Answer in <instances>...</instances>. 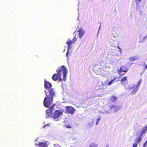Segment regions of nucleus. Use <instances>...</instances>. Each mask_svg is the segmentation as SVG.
Returning <instances> with one entry per match:
<instances>
[{
  "label": "nucleus",
  "mask_w": 147,
  "mask_h": 147,
  "mask_svg": "<svg viewBox=\"0 0 147 147\" xmlns=\"http://www.w3.org/2000/svg\"><path fill=\"white\" fill-rule=\"evenodd\" d=\"M57 74L59 75V76H61L63 75V80L64 81L66 80V78L67 71L66 67L64 65L62 66L61 67H59L56 71Z\"/></svg>",
  "instance_id": "nucleus-1"
},
{
  "label": "nucleus",
  "mask_w": 147,
  "mask_h": 147,
  "mask_svg": "<svg viewBox=\"0 0 147 147\" xmlns=\"http://www.w3.org/2000/svg\"><path fill=\"white\" fill-rule=\"evenodd\" d=\"M44 92L46 95V97L44 98L43 104L45 107L49 108L52 104L53 98L47 95V92L46 90H45Z\"/></svg>",
  "instance_id": "nucleus-2"
},
{
  "label": "nucleus",
  "mask_w": 147,
  "mask_h": 147,
  "mask_svg": "<svg viewBox=\"0 0 147 147\" xmlns=\"http://www.w3.org/2000/svg\"><path fill=\"white\" fill-rule=\"evenodd\" d=\"M128 69L127 68L126 66L122 65L120 69L118 70V72L120 76L122 77L125 74H121L120 73L122 72L126 73L128 71Z\"/></svg>",
  "instance_id": "nucleus-3"
},
{
  "label": "nucleus",
  "mask_w": 147,
  "mask_h": 147,
  "mask_svg": "<svg viewBox=\"0 0 147 147\" xmlns=\"http://www.w3.org/2000/svg\"><path fill=\"white\" fill-rule=\"evenodd\" d=\"M133 89H134L132 91L131 93V95L135 94L138 91V86L134 85L133 84L131 85L128 88V89L129 90H130Z\"/></svg>",
  "instance_id": "nucleus-4"
},
{
  "label": "nucleus",
  "mask_w": 147,
  "mask_h": 147,
  "mask_svg": "<svg viewBox=\"0 0 147 147\" xmlns=\"http://www.w3.org/2000/svg\"><path fill=\"white\" fill-rule=\"evenodd\" d=\"M75 110L74 108L71 106H67L66 107L65 112L67 113L73 114Z\"/></svg>",
  "instance_id": "nucleus-5"
},
{
  "label": "nucleus",
  "mask_w": 147,
  "mask_h": 147,
  "mask_svg": "<svg viewBox=\"0 0 147 147\" xmlns=\"http://www.w3.org/2000/svg\"><path fill=\"white\" fill-rule=\"evenodd\" d=\"M109 111H113L115 112L118 111L120 108L118 106H115L113 105H111L109 106Z\"/></svg>",
  "instance_id": "nucleus-6"
},
{
  "label": "nucleus",
  "mask_w": 147,
  "mask_h": 147,
  "mask_svg": "<svg viewBox=\"0 0 147 147\" xmlns=\"http://www.w3.org/2000/svg\"><path fill=\"white\" fill-rule=\"evenodd\" d=\"M52 79L54 81H56L58 80L59 82H61L62 80V78H61L60 76H59V75L57 74V73L53 75Z\"/></svg>",
  "instance_id": "nucleus-7"
},
{
  "label": "nucleus",
  "mask_w": 147,
  "mask_h": 147,
  "mask_svg": "<svg viewBox=\"0 0 147 147\" xmlns=\"http://www.w3.org/2000/svg\"><path fill=\"white\" fill-rule=\"evenodd\" d=\"M62 112L61 111L57 110L55 111L53 117L54 119H57L61 116L62 114Z\"/></svg>",
  "instance_id": "nucleus-8"
},
{
  "label": "nucleus",
  "mask_w": 147,
  "mask_h": 147,
  "mask_svg": "<svg viewBox=\"0 0 147 147\" xmlns=\"http://www.w3.org/2000/svg\"><path fill=\"white\" fill-rule=\"evenodd\" d=\"M112 40H113V41L111 42V45L112 46L114 47H115L117 46V45H119V43L117 41V40H114L113 39V38H115L116 36H115L113 34H112Z\"/></svg>",
  "instance_id": "nucleus-9"
},
{
  "label": "nucleus",
  "mask_w": 147,
  "mask_h": 147,
  "mask_svg": "<svg viewBox=\"0 0 147 147\" xmlns=\"http://www.w3.org/2000/svg\"><path fill=\"white\" fill-rule=\"evenodd\" d=\"M44 85L45 89L47 90L52 88V84L46 79L45 80Z\"/></svg>",
  "instance_id": "nucleus-10"
},
{
  "label": "nucleus",
  "mask_w": 147,
  "mask_h": 147,
  "mask_svg": "<svg viewBox=\"0 0 147 147\" xmlns=\"http://www.w3.org/2000/svg\"><path fill=\"white\" fill-rule=\"evenodd\" d=\"M35 145L36 146L40 147H46L48 146L47 142H38V143H35Z\"/></svg>",
  "instance_id": "nucleus-11"
},
{
  "label": "nucleus",
  "mask_w": 147,
  "mask_h": 147,
  "mask_svg": "<svg viewBox=\"0 0 147 147\" xmlns=\"http://www.w3.org/2000/svg\"><path fill=\"white\" fill-rule=\"evenodd\" d=\"M48 92L49 95H48L51 97L53 98L54 97L55 95V93L54 90L52 88L49 89L48 90Z\"/></svg>",
  "instance_id": "nucleus-12"
},
{
  "label": "nucleus",
  "mask_w": 147,
  "mask_h": 147,
  "mask_svg": "<svg viewBox=\"0 0 147 147\" xmlns=\"http://www.w3.org/2000/svg\"><path fill=\"white\" fill-rule=\"evenodd\" d=\"M104 70L100 67L97 69L95 73L98 75H102L104 74Z\"/></svg>",
  "instance_id": "nucleus-13"
},
{
  "label": "nucleus",
  "mask_w": 147,
  "mask_h": 147,
  "mask_svg": "<svg viewBox=\"0 0 147 147\" xmlns=\"http://www.w3.org/2000/svg\"><path fill=\"white\" fill-rule=\"evenodd\" d=\"M79 32V37L81 38L84 34V31L81 28H80L78 31Z\"/></svg>",
  "instance_id": "nucleus-14"
},
{
  "label": "nucleus",
  "mask_w": 147,
  "mask_h": 147,
  "mask_svg": "<svg viewBox=\"0 0 147 147\" xmlns=\"http://www.w3.org/2000/svg\"><path fill=\"white\" fill-rule=\"evenodd\" d=\"M118 78L117 77L114 78L113 80H111L108 83V85L109 86H110L113 83L116 82L117 81H119V80H118Z\"/></svg>",
  "instance_id": "nucleus-15"
},
{
  "label": "nucleus",
  "mask_w": 147,
  "mask_h": 147,
  "mask_svg": "<svg viewBox=\"0 0 147 147\" xmlns=\"http://www.w3.org/2000/svg\"><path fill=\"white\" fill-rule=\"evenodd\" d=\"M139 58L138 55L134 56L133 57H130L129 58V60L131 61H133L135 60H138Z\"/></svg>",
  "instance_id": "nucleus-16"
},
{
  "label": "nucleus",
  "mask_w": 147,
  "mask_h": 147,
  "mask_svg": "<svg viewBox=\"0 0 147 147\" xmlns=\"http://www.w3.org/2000/svg\"><path fill=\"white\" fill-rule=\"evenodd\" d=\"M52 111L50 109H48L46 111V116L47 117H51L52 114Z\"/></svg>",
  "instance_id": "nucleus-17"
},
{
  "label": "nucleus",
  "mask_w": 147,
  "mask_h": 147,
  "mask_svg": "<svg viewBox=\"0 0 147 147\" xmlns=\"http://www.w3.org/2000/svg\"><path fill=\"white\" fill-rule=\"evenodd\" d=\"M100 67V66L98 64H95L93 67L92 71L94 72L96 71L97 69Z\"/></svg>",
  "instance_id": "nucleus-18"
},
{
  "label": "nucleus",
  "mask_w": 147,
  "mask_h": 147,
  "mask_svg": "<svg viewBox=\"0 0 147 147\" xmlns=\"http://www.w3.org/2000/svg\"><path fill=\"white\" fill-rule=\"evenodd\" d=\"M73 43H74L73 42L72 40L70 39H68L67 42H66V44L68 45V49L70 48V45H72Z\"/></svg>",
  "instance_id": "nucleus-19"
},
{
  "label": "nucleus",
  "mask_w": 147,
  "mask_h": 147,
  "mask_svg": "<svg viewBox=\"0 0 147 147\" xmlns=\"http://www.w3.org/2000/svg\"><path fill=\"white\" fill-rule=\"evenodd\" d=\"M142 140V138L141 136H140L139 137L137 138L135 140V143H137V144H140Z\"/></svg>",
  "instance_id": "nucleus-20"
},
{
  "label": "nucleus",
  "mask_w": 147,
  "mask_h": 147,
  "mask_svg": "<svg viewBox=\"0 0 147 147\" xmlns=\"http://www.w3.org/2000/svg\"><path fill=\"white\" fill-rule=\"evenodd\" d=\"M110 100L112 102H114L117 101V97L115 96H112L111 97Z\"/></svg>",
  "instance_id": "nucleus-21"
},
{
  "label": "nucleus",
  "mask_w": 147,
  "mask_h": 147,
  "mask_svg": "<svg viewBox=\"0 0 147 147\" xmlns=\"http://www.w3.org/2000/svg\"><path fill=\"white\" fill-rule=\"evenodd\" d=\"M146 129H147V127H144V129L142 131L141 135L140 136H141L142 134H145L146 133Z\"/></svg>",
  "instance_id": "nucleus-22"
},
{
  "label": "nucleus",
  "mask_w": 147,
  "mask_h": 147,
  "mask_svg": "<svg viewBox=\"0 0 147 147\" xmlns=\"http://www.w3.org/2000/svg\"><path fill=\"white\" fill-rule=\"evenodd\" d=\"M97 147V145L95 144L94 143H91L90 144V146H89V147Z\"/></svg>",
  "instance_id": "nucleus-23"
},
{
  "label": "nucleus",
  "mask_w": 147,
  "mask_h": 147,
  "mask_svg": "<svg viewBox=\"0 0 147 147\" xmlns=\"http://www.w3.org/2000/svg\"><path fill=\"white\" fill-rule=\"evenodd\" d=\"M127 80V77L126 76L122 78L121 80V82H123L126 80Z\"/></svg>",
  "instance_id": "nucleus-24"
},
{
  "label": "nucleus",
  "mask_w": 147,
  "mask_h": 147,
  "mask_svg": "<svg viewBox=\"0 0 147 147\" xmlns=\"http://www.w3.org/2000/svg\"><path fill=\"white\" fill-rule=\"evenodd\" d=\"M100 119V117L96 119V123L95 124L96 125H97L98 124V122L99 121Z\"/></svg>",
  "instance_id": "nucleus-25"
},
{
  "label": "nucleus",
  "mask_w": 147,
  "mask_h": 147,
  "mask_svg": "<svg viewBox=\"0 0 147 147\" xmlns=\"http://www.w3.org/2000/svg\"><path fill=\"white\" fill-rule=\"evenodd\" d=\"M55 104H53L51 107L49 108V109H50L51 110H52L53 111L54 107L55 106Z\"/></svg>",
  "instance_id": "nucleus-26"
},
{
  "label": "nucleus",
  "mask_w": 147,
  "mask_h": 147,
  "mask_svg": "<svg viewBox=\"0 0 147 147\" xmlns=\"http://www.w3.org/2000/svg\"><path fill=\"white\" fill-rule=\"evenodd\" d=\"M117 48L119 50V52L121 53H122V49L120 47H119V46H117Z\"/></svg>",
  "instance_id": "nucleus-27"
},
{
  "label": "nucleus",
  "mask_w": 147,
  "mask_h": 147,
  "mask_svg": "<svg viewBox=\"0 0 147 147\" xmlns=\"http://www.w3.org/2000/svg\"><path fill=\"white\" fill-rule=\"evenodd\" d=\"M76 36H75L73 38V39L72 40L73 42L74 43V42L76 41Z\"/></svg>",
  "instance_id": "nucleus-28"
},
{
  "label": "nucleus",
  "mask_w": 147,
  "mask_h": 147,
  "mask_svg": "<svg viewBox=\"0 0 147 147\" xmlns=\"http://www.w3.org/2000/svg\"><path fill=\"white\" fill-rule=\"evenodd\" d=\"M138 144L137 143H134L133 144V147H137Z\"/></svg>",
  "instance_id": "nucleus-29"
},
{
  "label": "nucleus",
  "mask_w": 147,
  "mask_h": 147,
  "mask_svg": "<svg viewBox=\"0 0 147 147\" xmlns=\"http://www.w3.org/2000/svg\"><path fill=\"white\" fill-rule=\"evenodd\" d=\"M93 123H89L88 125V127L90 128V127H91L92 126H93Z\"/></svg>",
  "instance_id": "nucleus-30"
},
{
  "label": "nucleus",
  "mask_w": 147,
  "mask_h": 147,
  "mask_svg": "<svg viewBox=\"0 0 147 147\" xmlns=\"http://www.w3.org/2000/svg\"><path fill=\"white\" fill-rule=\"evenodd\" d=\"M65 127H67V128H70L71 127V126L70 125H66Z\"/></svg>",
  "instance_id": "nucleus-31"
},
{
  "label": "nucleus",
  "mask_w": 147,
  "mask_h": 147,
  "mask_svg": "<svg viewBox=\"0 0 147 147\" xmlns=\"http://www.w3.org/2000/svg\"><path fill=\"white\" fill-rule=\"evenodd\" d=\"M147 140H146L145 142L144 143L143 146H145V147H146L147 146Z\"/></svg>",
  "instance_id": "nucleus-32"
},
{
  "label": "nucleus",
  "mask_w": 147,
  "mask_h": 147,
  "mask_svg": "<svg viewBox=\"0 0 147 147\" xmlns=\"http://www.w3.org/2000/svg\"><path fill=\"white\" fill-rule=\"evenodd\" d=\"M147 68V65H146L144 67V70H146Z\"/></svg>",
  "instance_id": "nucleus-33"
},
{
  "label": "nucleus",
  "mask_w": 147,
  "mask_h": 147,
  "mask_svg": "<svg viewBox=\"0 0 147 147\" xmlns=\"http://www.w3.org/2000/svg\"><path fill=\"white\" fill-rule=\"evenodd\" d=\"M141 82L140 81H139L138 82V85H139L141 83Z\"/></svg>",
  "instance_id": "nucleus-34"
},
{
  "label": "nucleus",
  "mask_w": 147,
  "mask_h": 147,
  "mask_svg": "<svg viewBox=\"0 0 147 147\" xmlns=\"http://www.w3.org/2000/svg\"><path fill=\"white\" fill-rule=\"evenodd\" d=\"M68 51H67V53H66V56H67V54H68Z\"/></svg>",
  "instance_id": "nucleus-35"
},
{
  "label": "nucleus",
  "mask_w": 147,
  "mask_h": 147,
  "mask_svg": "<svg viewBox=\"0 0 147 147\" xmlns=\"http://www.w3.org/2000/svg\"><path fill=\"white\" fill-rule=\"evenodd\" d=\"M47 125H44L43 127H45V126H46Z\"/></svg>",
  "instance_id": "nucleus-36"
},
{
  "label": "nucleus",
  "mask_w": 147,
  "mask_h": 147,
  "mask_svg": "<svg viewBox=\"0 0 147 147\" xmlns=\"http://www.w3.org/2000/svg\"><path fill=\"white\" fill-rule=\"evenodd\" d=\"M143 147H145V146H143Z\"/></svg>",
  "instance_id": "nucleus-37"
}]
</instances>
